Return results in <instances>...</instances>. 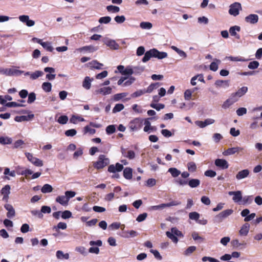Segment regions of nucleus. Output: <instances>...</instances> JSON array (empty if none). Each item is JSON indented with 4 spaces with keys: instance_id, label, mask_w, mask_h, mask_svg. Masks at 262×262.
Wrapping results in <instances>:
<instances>
[{
    "instance_id": "1",
    "label": "nucleus",
    "mask_w": 262,
    "mask_h": 262,
    "mask_svg": "<svg viewBox=\"0 0 262 262\" xmlns=\"http://www.w3.org/2000/svg\"><path fill=\"white\" fill-rule=\"evenodd\" d=\"M110 163V159L104 155H100L98 160L94 162L93 166L97 169H100L108 165Z\"/></svg>"
},
{
    "instance_id": "2",
    "label": "nucleus",
    "mask_w": 262,
    "mask_h": 262,
    "mask_svg": "<svg viewBox=\"0 0 262 262\" xmlns=\"http://www.w3.org/2000/svg\"><path fill=\"white\" fill-rule=\"evenodd\" d=\"M143 120L140 118H136L130 121L128 124V127L132 132H136L142 127Z\"/></svg>"
},
{
    "instance_id": "3",
    "label": "nucleus",
    "mask_w": 262,
    "mask_h": 262,
    "mask_svg": "<svg viewBox=\"0 0 262 262\" xmlns=\"http://www.w3.org/2000/svg\"><path fill=\"white\" fill-rule=\"evenodd\" d=\"M8 99H0V104L4 105L8 107H23L25 106V105L23 103L26 102L24 99L18 100V102H7ZM11 100V99H8Z\"/></svg>"
},
{
    "instance_id": "4",
    "label": "nucleus",
    "mask_w": 262,
    "mask_h": 262,
    "mask_svg": "<svg viewBox=\"0 0 262 262\" xmlns=\"http://www.w3.org/2000/svg\"><path fill=\"white\" fill-rule=\"evenodd\" d=\"M233 212V210L232 209H226L222 211L215 216V219L216 222L217 223L221 222L224 219L230 215Z\"/></svg>"
},
{
    "instance_id": "5",
    "label": "nucleus",
    "mask_w": 262,
    "mask_h": 262,
    "mask_svg": "<svg viewBox=\"0 0 262 262\" xmlns=\"http://www.w3.org/2000/svg\"><path fill=\"white\" fill-rule=\"evenodd\" d=\"M229 13L234 16H236L239 14V10L242 9L241 4L239 3L235 2L230 6Z\"/></svg>"
},
{
    "instance_id": "6",
    "label": "nucleus",
    "mask_w": 262,
    "mask_h": 262,
    "mask_svg": "<svg viewBox=\"0 0 262 262\" xmlns=\"http://www.w3.org/2000/svg\"><path fill=\"white\" fill-rule=\"evenodd\" d=\"M28 160L36 166L41 167L43 165L42 161L33 156L32 154L27 152L25 154Z\"/></svg>"
},
{
    "instance_id": "7",
    "label": "nucleus",
    "mask_w": 262,
    "mask_h": 262,
    "mask_svg": "<svg viewBox=\"0 0 262 262\" xmlns=\"http://www.w3.org/2000/svg\"><path fill=\"white\" fill-rule=\"evenodd\" d=\"M123 169V165L119 163L115 165L112 164L108 166L107 171L110 173H115L117 172H120Z\"/></svg>"
},
{
    "instance_id": "8",
    "label": "nucleus",
    "mask_w": 262,
    "mask_h": 262,
    "mask_svg": "<svg viewBox=\"0 0 262 262\" xmlns=\"http://www.w3.org/2000/svg\"><path fill=\"white\" fill-rule=\"evenodd\" d=\"M215 165L221 169H226L229 167L228 162L223 159H217L214 161Z\"/></svg>"
},
{
    "instance_id": "9",
    "label": "nucleus",
    "mask_w": 262,
    "mask_h": 262,
    "mask_svg": "<svg viewBox=\"0 0 262 262\" xmlns=\"http://www.w3.org/2000/svg\"><path fill=\"white\" fill-rule=\"evenodd\" d=\"M103 42L111 49L117 50L119 48V45L114 40L106 38L103 40Z\"/></svg>"
},
{
    "instance_id": "10",
    "label": "nucleus",
    "mask_w": 262,
    "mask_h": 262,
    "mask_svg": "<svg viewBox=\"0 0 262 262\" xmlns=\"http://www.w3.org/2000/svg\"><path fill=\"white\" fill-rule=\"evenodd\" d=\"M18 18L21 22L25 23L28 27H32L35 25V21L30 19L28 15H20Z\"/></svg>"
},
{
    "instance_id": "11",
    "label": "nucleus",
    "mask_w": 262,
    "mask_h": 262,
    "mask_svg": "<svg viewBox=\"0 0 262 262\" xmlns=\"http://www.w3.org/2000/svg\"><path fill=\"white\" fill-rule=\"evenodd\" d=\"M4 208L8 211L7 213V216L8 218L11 219L15 215V211L12 205L6 204L4 205Z\"/></svg>"
},
{
    "instance_id": "12",
    "label": "nucleus",
    "mask_w": 262,
    "mask_h": 262,
    "mask_svg": "<svg viewBox=\"0 0 262 262\" xmlns=\"http://www.w3.org/2000/svg\"><path fill=\"white\" fill-rule=\"evenodd\" d=\"M245 20L247 23L255 24L258 22V16L257 14H251L247 16Z\"/></svg>"
},
{
    "instance_id": "13",
    "label": "nucleus",
    "mask_w": 262,
    "mask_h": 262,
    "mask_svg": "<svg viewBox=\"0 0 262 262\" xmlns=\"http://www.w3.org/2000/svg\"><path fill=\"white\" fill-rule=\"evenodd\" d=\"M214 122V120L212 119H207L204 121H196L195 123L196 125L199 126L201 128H204L206 126L213 124Z\"/></svg>"
},
{
    "instance_id": "14",
    "label": "nucleus",
    "mask_w": 262,
    "mask_h": 262,
    "mask_svg": "<svg viewBox=\"0 0 262 262\" xmlns=\"http://www.w3.org/2000/svg\"><path fill=\"white\" fill-rule=\"evenodd\" d=\"M153 57L162 59L167 57V53L165 52H160L156 49H152Z\"/></svg>"
},
{
    "instance_id": "15",
    "label": "nucleus",
    "mask_w": 262,
    "mask_h": 262,
    "mask_svg": "<svg viewBox=\"0 0 262 262\" xmlns=\"http://www.w3.org/2000/svg\"><path fill=\"white\" fill-rule=\"evenodd\" d=\"M229 194L230 195H233L232 200L234 202H239L242 200V194L241 191H229Z\"/></svg>"
},
{
    "instance_id": "16",
    "label": "nucleus",
    "mask_w": 262,
    "mask_h": 262,
    "mask_svg": "<svg viewBox=\"0 0 262 262\" xmlns=\"http://www.w3.org/2000/svg\"><path fill=\"white\" fill-rule=\"evenodd\" d=\"M112 89L110 87H103L97 90L95 93L97 94H102V95H106L112 93Z\"/></svg>"
},
{
    "instance_id": "17",
    "label": "nucleus",
    "mask_w": 262,
    "mask_h": 262,
    "mask_svg": "<svg viewBox=\"0 0 262 262\" xmlns=\"http://www.w3.org/2000/svg\"><path fill=\"white\" fill-rule=\"evenodd\" d=\"M250 171L248 169L239 171L236 175V179L238 180L244 179L248 177Z\"/></svg>"
},
{
    "instance_id": "18",
    "label": "nucleus",
    "mask_w": 262,
    "mask_h": 262,
    "mask_svg": "<svg viewBox=\"0 0 262 262\" xmlns=\"http://www.w3.org/2000/svg\"><path fill=\"white\" fill-rule=\"evenodd\" d=\"M34 117L33 114H30L27 116H16L14 120L16 122L27 121L32 119Z\"/></svg>"
},
{
    "instance_id": "19",
    "label": "nucleus",
    "mask_w": 262,
    "mask_h": 262,
    "mask_svg": "<svg viewBox=\"0 0 262 262\" xmlns=\"http://www.w3.org/2000/svg\"><path fill=\"white\" fill-rule=\"evenodd\" d=\"M179 204V203H176L174 201H172L171 202H170L169 203H166V204H161L159 205L154 206H152V208L155 210H158V209H162L165 207H170L172 206H176Z\"/></svg>"
},
{
    "instance_id": "20",
    "label": "nucleus",
    "mask_w": 262,
    "mask_h": 262,
    "mask_svg": "<svg viewBox=\"0 0 262 262\" xmlns=\"http://www.w3.org/2000/svg\"><path fill=\"white\" fill-rule=\"evenodd\" d=\"M87 64L91 69H96L98 70L102 69V67L103 66L102 63H99L96 60L89 62Z\"/></svg>"
},
{
    "instance_id": "21",
    "label": "nucleus",
    "mask_w": 262,
    "mask_h": 262,
    "mask_svg": "<svg viewBox=\"0 0 262 262\" xmlns=\"http://www.w3.org/2000/svg\"><path fill=\"white\" fill-rule=\"evenodd\" d=\"M243 148L239 147H231L226 150L224 152L223 155L225 156L233 155L236 152H237L241 150H242Z\"/></svg>"
},
{
    "instance_id": "22",
    "label": "nucleus",
    "mask_w": 262,
    "mask_h": 262,
    "mask_svg": "<svg viewBox=\"0 0 262 262\" xmlns=\"http://www.w3.org/2000/svg\"><path fill=\"white\" fill-rule=\"evenodd\" d=\"M215 85L217 88H228L229 85V80H217L214 83Z\"/></svg>"
},
{
    "instance_id": "23",
    "label": "nucleus",
    "mask_w": 262,
    "mask_h": 262,
    "mask_svg": "<svg viewBox=\"0 0 262 262\" xmlns=\"http://www.w3.org/2000/svg\"><path fill=\"white\" fill-rule=\"evenodd\" d=\"M250 225L248 223L244 224L239 231V235L241 236H246L249 231Z\"/></svg>"
},
{
    "instance_id": "24",
    "label": "nucleus",
    "mask_w": 262,
    "mask_h": 262,
    "mask_svg": "<svg viewBox=\"0 0 262 262\" xmlns=\"http://www.w3.org/2000/svg\"><path fill=\"white\" fill-rule=\"evenodd\" d=\"M121 152L124 157L129 159H133L135 157V153L133 150H129L126 151L125 149H122Z\"/></svg>"
},
{
    "instance_id": "25",
    "label": "nucleus",
    "mask_w": 262,
    "mask_h": 262,
    "mask_svg": "<svg viewBox=\"0 0 262 262\" xmlns=\"http://www.w3.org/2000/svg\"><path fill=\"white\" fill-rule=\"evenodd\" d=\"M137 235V232L134 230L124 231L122 232V236L125 238H129L135 237Z\"/></svg>"
},
{
    "instance_id": "26",
    "label": "nucleus",
    "mask_w": 262,
    "mask_h": 262,
    "mask_svg": "<svg viewBox=\"0 0 262 262\" xmlns=\"http://www.w3.org/2000/svg\"><path fill=\"white\" fill-rule=\"evenodd\" d=\"M56 201L62 206L67 205L69 202V201L66 195L58 196L56 199Z\"/></svg>"
},
{
    "instance_id": "27",
    "label": "nucleus",
    "mask_w": 262,
    "mask_h": 262,
    "mask_svg": "<svg viewBox=\"0 0 262 262\" xmlns=\"http://www.w3.org/2000/svg\"><path fill=\"white\" fill-rule=\"evenodd\" d=\"M123 176L127 180H130L133 177V170L130 167H126L123 170Z\"/></svg>"
},
{
    "instance_id": "28",
    "label": "nucleus",
    "mask_w": 262,
    "mask_h": 262,
    "mask_svg": "<svg viewBox=\"0 0 262 262\" xmlns=\"http://www.w3.org/2000/svg\"><path fill=\"white\" fill-rule=\"evenodd\" d=\"M200 180L197 179H191L188 181V185L191 188H196L200 186Z\"/></svg>"
},
{
    "instance_id": "29",
    "label": "nucleus",
    "mask_w": 262,
    "mask_h": 262,
    "mask_svg": "<svg viewBox=\"0 0 262 262\" xmlns=\"http://www.w3.org/2000/svg\"><path fill=\"white\" fill-rule=\"evenodd\" d=\"M84 119L79 116L78 115H72L71 118L70 119V122L71 123L76 124L78 122H83L84 121Z\"/></svg>"
},
{
    "instance_id": "30",
    "label": "nucleus",
    "mask_w": 262,
    "mask_h": 262,
    "mask_svg": "<svg viewBox=\"0 0 262 262\" xmlns=\"http://www.w3.org/2000/svg\"><path fill=\"white\" fill-rule=\"evenodd\" d=\"M190 99H185L186 101L179 104V107L185 110H188L192 107V104L189 102Z\"/></svg>"
},
{
    "instance_id": "31",
    "label": "nucleus",
    "mask_w": 262,
    "mask_h": 262,
    "mask_svg": "<svg viewBox=\"0 0 262 262\" xmlns=\"http://www.w3.org/2000/svg\"><path fill=\"white\" fill-rule=\"evenodd\" d=\"M92 80L93 79H91L88 76L85 77L82 83L83 87L86 90L90 89L91 86V82Z\"/></svg>"
},
{
    "instance_id": "32",
    "label": "nucleus",
    "mask_w": 262,
    "mask_h": 262,
    "mask_svg": "<svg viewBox=\"0 0 262 262\" xmlns=\"http://www.w3.org/2000/svg\"><path fill=\"white\" fill-rule=\"evenodd\" d=\"M78 51L81 52L82 51H89L90 52H93L98 50L97 47H94L93 46H84L82 48L77 49Z\"/></svg>"
},
{
    "instance_id": "33",
    "label": "nucleus",
    "mask_w": 262,
    "mask_h": 262,
    "mask_svg": "<svg viewBox=\"0 0 262 262\" xmlns=\"http://www.w3.org/2000/svg\"><path fill=\"white\" fill-rule=\"evenodd\" d=\"M248 91V88L246 86H243L239 89L237 92L235 93L234 96L237 97H241L243 96Z\"/></svg>"
},
{
    "instance_id": "34",
    "label": "nucleus",
    "mask_w": 262,
    "mask_h": 262,
    "mask_svg": "<svg viewBox=\"0 0 262 262\" xmlns=\"http://www.w3.org/2000/svg\"><path fill=\"white\" fill-rule=\"evenodd\" d=\"M151 57H153V53L152 50L150 49V50L147 51L144 55V56L142 58V61L143 62H146L148 61Z\"/></svg>"
},
{
    "instance_id": "35",
    "label": "nucleus",
    "mask_w": 262,
    "mask_h": 262,
    "mask_svg": "<svg viewBox=\"0 0 262 262\" xmlns=\"http://www.w3.org/2000/svg\"><path fill=\"white\" fill-rule=\"evenodd\" d=\"M188 170L190 172H194L196 171L197 167L196 164L194 162H189L187 163Z\"/></svg>"
},
{
    "instance_id": "36",
    "label": "nucleus",
    "mask_w": 262,
    "mask_h": 262,
    "mask_svg": "<svg viewBox=\"0 0 262 262\" xmlns=\"http://www.w3.org/2000/svg\"><path fill=\"white\" fill-rule=\"evenodd\" d=\"M53 190L52 186L48 184H45L41 189V191L43 193H49Z\"/></svg>"
},
{
    "instance_id": "37",
    "label": "nucleus",
    "mask_w": 262,
    "mask_h": 262,
    "mask_svg": "<svg viewBox=\"0 0 262 262\" xmlns=\"http://www.w3.org/2000/svg\"><path fill=\"white\" fill-rule=\"evenodd\" d=\"M168 171L170 173L173 178L177 177L181 174V171L174 167L169 168Z\"/></svg>"
},
{
    "instance_id": "38",
    "label": "nucleus",
    "mask_w": 262,
    "mask_h": 262,
    "mask_svg": "<svg viewBox=\"0 0 262 262\" xmlns=\"http://www.w3.org/2000/svg\"><path fill=\"white\" fill-rule=\"evenodd\" d=\"M171 48L176 51L181 57H182L184 58H186L187 54L184 51L179 49L178 48L174 46H172Z\"/></svg>"
},
{
    "instance_id": "39",
    "label": "nucleus",
    "mask_w": 262,
    "mask_h": 262,
    "mask_svg": "<svg viewBox=\"0 0 262 262\" xmlns=\"http://www.w3.org/2000/svg\"><path fill=\"white\" fill-rule=\"evenodd\" d=\"M216 62H212L210 65V69L213 71H216L218 69V64L221 63V60L215 59Z\"/></svg>"
},
{
    "instance_id": "40",
    "label": "nucleus",
    "mask_w": 262,
    "mask_h": 262,
    "mask_svg": "<svg viewBox=\"0 0 262 262\" xmlns=\"http://www.w3.org/2000/svg\"><path fill=\"white\" fill-rule=\"evenodd\" d=\"M241 30V28L237 26H234L229 29V33L231 36H234L236 35V32H239Z\"/></svg>"
},
{
    "instance_id": "41",
    "label": "nucleus",
    "mask_w": 262,
    "mask_h": 262,
    "mask_svg": "<svg viewBox=\"0 0 262 262\" xmlns=\"http://www.w3.org/2000/svg\"><path fill=\"white\" fill-rule=\"evenodd\" d=\"M159 86V83L157 82L155 83L151 84L146 90H145V93H151L153 90L158 88Z\"/></svg>"
},
{
    "instance_id": "42",
    "label": "nucleus",
    "mask_w": 262,
    "mask_h": 262,
    "mask_svg": "<svg viewBox=\"0 0 262 262\" xmlns=\"http://www.w3.org/2000/svg\"><path fill=\"white\" fill-rule=\"evenodd\" d=\"M12 143V139L9 137H0V143L3 145L5 144H9Z\"/></svg>"
},
{
    "instance_id": "43",
    "label": "nucleus",
    "mask_w": 262,
    "mask_h": 262,
    "mask_svg": "<svg viewBox=\"0 0 262 262\" xmlns=\"http://www.w3.org/2000/svg\"><path fill=\"white\" fill-rule=\"evenodd\" d=\"M106 9L108 12L113 13H117L120 11V8L118 6L110 5L106 7Z\"/></svg>"
},
{
    "instance_id": "44",
    "label": "nucleus",
    "mask_w": 262,
    "mask_h": 262,
    "mask_svg": "<svg viewBox=\"0 0 262 262\" xmlns=\"http://www.w3.org/2000/svg\"><path fill=\"white\" fill-rule=\"evenodd\" d=\"M144 67L143 66L133 67L134 74H139L141 73L144 71Z\"/></svg>"
},
{
    "instance_id": "45",
    "label": "nucleus",
    "mask_w": 262,
    "mask_h": 262,
    "mask_svg": "<svg viewBox=\"0 0 262 262\" xmlns=\"http://www.w3.org/2000/svg\"><path fill=\"white\" fill-rule=\"evenodd\" d=\"M166 235H167V236L170 239H171V241L177 244L178 242V237L175 236L172 233L169 232V231H167L166 232Z\"/></svg>"
},
{
    "instance_id": "46",
    "label": "nucleus",
    "mask_w": 262,
    "mask_h": 262,
    "mask_svg": "<svg viewBox=\"0 0 262 262\" xmlns=\"http://www.w3.org/2000/svg\"><path fill=\"white\" fill-rule=\"evenodd\" d=\"M43 75V72L41 71H36L31 74V78L33 80L36 79L38 77Z\"/></svg>"
},
{
    "instance_id": "47",
    "label": "nucleus",
    "mask_w": 262,
    "mask_h": 262,
    "mask_svg": "<svg viewBox=\"0 0 262 262\" xmlns=\"http://www.w3.org/2000/svg\"><path fill=\"white\" fill-rule=\"evenodd\" d=\"M42 88L45 91L47 92H50L52 88V84L50 82H43L42 84Z\"/></svg>"
},
{
    "instance_id": "48",
    "label": "nucleus",
    "mask_w": 262,
    "mask_h": 262,
    "mask_svg": "<svg viewBox=\"0 0 262 262\" xmlns=\"http://www.w3.org/2000/svg\"><path fill=\"white\" fill-rule=\"evenodd\" d=\"M152 24L149 22H141L140 27L143 29H150L152 28Z\"/></svg>"
},
{
    "instance_id": "49",
    "label": "nucleus",
    "mask_w": 262,
    "mask_h": 262,
    "mask_svg": "<svg viewBox=\"0 0 262 262\" xmlns=\"http://www.w3.org/2000/svg\"><path fill=\"white\" fill-rule=\"evenodd\" d=\"M253 202V196L248 195L245 196L243 199V204H250Z\"/></svg>"
},
{
    "instance_id": "50",
    "label": "nucleus",
    "mask_w": 262,
    "mask_h": 262,
    "mask_svg": "<svg viewBox=\"0 0 262 262\" xmlns=\"http://www.w3.org/2000/svg\"><path fill=\"white\" fill-rule=\"evenodd\" d=\"M68 121V117L66 115L60 116L57 120V122L61 124H65Z\"/></svg>"
},
{
    "instance_id": "51",
    "label": "nucleus",
    "mask_w": 262,
    "mask_h": 262,
    "mask_svg": "<svg viewBox=\"0 0 262 262\" xmlns=\"http://www.w3.org/2000/svg\"><path fill=\"white\" fill-rule=\"evenodd\" d=\"M189 217L190 219L197 222L200 217V214L197 212H191L189 213Z\"/></svg>"
},
{
    "instance_id": "52",
    "label": "nucleus",
    "mask_w": 262,
    "mask_h": 262,
    "mask_svg": "<svg viewBox=\"0 0 262 262\" xmlns=\"http://www.w3.org/2000/svg\"><path fill=\"white\" fill-rule=\"evenodd\" d=\"M10 193V186L9 185H5L1 190V193L3 195H9Z\"/></svg>"
},
{
    "instance_id": "53",
    "label": "nucleus",
    "mask_w": 262,
    "mask_h": 262,
    "mask_svg": "<svg viewBox=\"0 0 262 262\" xmlns=\"http://www.w3.org/2000/svg\"><path fill=\"white\" fill-rule=\"evenodd\" d=\"M56 256L58 259H68L69 254L68 253L64 254L62 251L58 250L56 252Z\"/></svg>"
},
{
    "instance_id": "54",
    "label": "nucleus",
    "mask_w": 262,
    "mask_h": 262,
    "mask_svg": "<svg viewBox=\"0 0 262 262\" xmlns=\"http://www.w3.org/2000/svg\"><path fill=\"white\" fill-rule=\"evenodd\" d=\"M196 248L195 246H192L189 247L185 251H184V255H189L191 254H192L194 251H195Z\"/></svg>"
},
{
    "instance_id": "55",
    "label": "nucleus",
    "mask_w": 262,
    "mask_h": 262,
    "mask_svg": "<svg viewBox=\"0 0 262 262\" xmlns=\"http://www.w3.org/2000/svg\"><path fill=\"white\" fill-rule=\"evenodd\" d=\"M171 232L175 236L178 237H183V234L181 231H179L177 228L173 227L171 229Z\"/></svg>"
},
{
    "instance_id": "56",
    "label": "nucleus",
    "mask_w": 262,
    "mask_h": 262,
    "mask_svg": "<svg viewBox=\"0 0 262 262\" xmlns=\"http://www.w3.org/2000/svg\"><path fill=\"white\" fill-rule=\"evenodd\" d=\"M116 131L115 125H110L106 128V132L108 135H111L114 133Z\"/></svg>"
},
{
    "instance_id": "57",
    "label": "nucleus",
    "mask_w": 262,
    "mask_h": 262,
    "mask_svg": "<svg viewBox=\"0 0 262 262\" xmlns=\"http://www.w3.org/2000/svg\"><path fill=\"white\" fill-rule=\"evenodd\" d=\"M111 20V17L110 16H104L101 17L99 19V23L100 24H107L109 23Z\"/></svg>"
},
{
    "instance_id": "58",
    "label": "nucleus",
    "mask_w": 262,
    "mask_h": 262,
    "mask_svg": "<svg viewBox=\"0 0 262 262\" xmlns=\"http://www.w3.org/2000/svg\"><path fill=\"white\" fill-rule=\"evenodd\" d=\"M259 63L258 61H253L250 62L249 63L248 67L250 69L254 70V69H257L258 68V67L259 66Z\"/></svg>"
},
{
    "instance_id": "59",
    "label": "nucleus",
    "mask_w": 262,
    "mask_h": 262,
    "mask_svg": "<svg viewBox=\"0 0 262 262\" xmlns=\"http://www.w3.org/2000/svg\"><path fill=\"white\" fill-rule=\"evenodd\" d=\"M41 46L48 51L52 52L53 50V48L51 46V43L49 42H44L41 43Z\"/></svg>"
},
{
    "instance_id": "60",
    "label": "nucleus",
    "mask_w": 262,
    "mask_h": 262,
    "mask_svg": "<svg viewBox=\"0 0 262 262\" xmlns=\"http://www.w3.org/2000/svg\"><path fill=\"white\" fill-rule=\"evenodd\" d=\"M11 69L0 68V73L7 76H12Z\"/></svg>"
},
{
    "instance_id": "61",
    "label": "nucleus",
    "mask_w": 262,
    "mask_h": 262,
    "mask_svg": "<svg viewBox=\"0 0 262 262\" xmlns=\"http://www.w3.org/2000/svg\"><path fill=\"white\" fill-rule=\"evenodd\" d=\"M25 144L24 141L22 140H18L14 143L13 147L18 148L19 147L23 148V145Z\"/></svg>"
},
{
    "instance_id": "62",
    "label": "nucleus",
    "mask_w": 262,
    "mask_h": 262,
    "mask_svg": "<svg viewBox=\"0 0 262 262\" xmlns=\"http://www.w3.org/2000/svg\"><path fill=\"white\" fill-rule=\"evenodd\" d=\"M204 174L206 177L213 178L216 175V173L215 171L212 170H207L205 171Z\"/></svg>"
},
{
    "instance_id": "63",
    "label": "nucleus",
    "mask_w": 262,
    "mask_h": 262,
    "mask_svg": "<svg viewBox=\"0 0 262 262\" xmlns=\"http://www.w3.org/2000/svg\"><path fill=\"white\" fill-rule=\"evenodd\" d=\"M72 216V213L69 210H65L61 212V217L63 219H67Z\"/></svg>"
},
{
    "instance_id": "64",
    "label": "nucleus",
    "mask_w": 262,
    "mask_h": 262,
    "mask_svg": "<svg viewBox=\"0 0 262 262\" xmlns=\"http://www.w3.org/2000/svg\"><path fill=\"white\" fill-rule=\"evenodd\" d=\"M77 133V131L75 129H70L65 132V135L67 137H73Z\"/></svg>"
}]
</instances>
